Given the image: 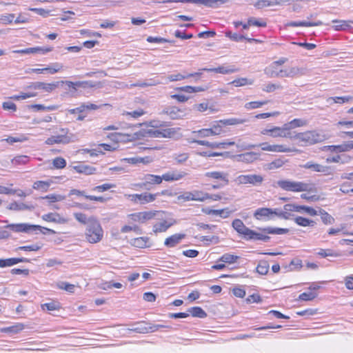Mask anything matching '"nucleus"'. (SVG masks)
Segmentation results:
<instances>
[{
  "mask_svg": "<svg viewBox=\"0 0 353 353\" xmlns=\"http://www.w3.org/2000/svg\"><path fill=\"white\" fill-rule=\"evenodd\" d=\"M121 161H125L128 163L133 164V165L138 164V163L146 164V163H149L148 157L143 158V157H130V158H124V159H121Z\"/></svg>",
  "mask_w": 353,
  "mask_h": 353,
  "instance_id": "43",
  "label": "nucleus"
},
{
  "mask_svg": "<svg viewBox=\"0 0 353 353\" xmlns=\"http://www.w3.org/2000/svg\"><path fill=\"white\" fill-rule=\"evenodd\" d=\"M288 77H294L297 76H302L305 74V70L304 68H298V67H291L288 69Z\"/></svg>",
  "mask_w": 353,
  "mask_h": 353,
  "instance_id": "46",
  "label": "nucleus"
},
{
  "mask_svg": "<svg viewBox=\"0 0 353 353\" xmlns=\"http://www.w3.org/2000/svg\"><path fill=\"white\" fill-rule=\"evenodd\" d=\"M323 24L322 21H317L315 22H308V21H291L288 23V26L292 27H298V26H305V27H311V26H319Z\"/></svg>",
  "mask_w": 353,
  "mask_h": 353,
  "instance_id": "37",
  "label": "nucleus"
},
{
  "mask_svg": "<svg viewBox=\"0 0 353 353\" xmlns=\"http://www.w3.org/2000/svg\"><path fill=\"white\" fill-rule=\"evenodd\" d=\"M232 226L239 234L243 235L247 240V237L249 236L252 230L246 227L241 219H234L232 223Z\"/></svg>",
  "mask_w": 353,
  "mask_h": 353,
  "instance_id": "12",
  "label": "nucleus"
},
{
  "mask_svg": "<svg viewBox=\"0 0 353 353\" xmlns=\"http://www.w3.org/2000/svg\"><path fill=\"white\" fill-rule=\"evenodd\" d=\"M278 187L285 191L289 192H316V187L312 183H305L303 181H295L288 179L279 180L276 182Z\"/></svg>",
  "mask_w": 353,
  "mask_h": 353,
  "instance_id": "1",
  "label": "nucleus"
},
{
  "mask_svg": "<svg viewBox=\"0 0 353 353\" xmlns=\"http://www.w3.org/2000/svg\"><path fill=\"white\" fill-rule=\"evenodd\" d=\"M259 230H261L264 234L259 233L252 230L249 236L247 237V240H261L264 242H268L270 238L269 236L266 235V234H283L288 233L289 231L287 228L272 227H266L260 228Z\"/></svg>",
  "mask_w": 353,
  "mask_h": 353,
  "instance_id": "4",
  "label": "nucleus"
},
{
  "mask_svg": "<svg viewBox=\"0 0 353 353\" xmlns=\"http://www.w3.org/2000/svg\"><path fill=\"white\" fill-rule=\"evenodd\" d=\"M317 296V293L315 292H303L299 296L300 301H312Z\"/></svg>",
  "mask_w": 353,
  "mask_h": 353,
  "instance_id": "57",
  "label": "nucleus"
},
{
  "mask_svg": "<svg viewBox=\"0 0 353 353\" xmlns=\"http://www.w3.org/2000/svg\"><path fill=\"white\" fill-rule=\"evenodd\" d=\"M353 97L352 96H344V97H330L327 101H333L336 103H344L352 101Z\"/></svg>",
  "mask_w": 353,
  "mask_h": 353,
  "instance_id": "56",
  "label": "nucleus"
},
{
  "mask_svg": "<svg viewBox=\"0 0 353 353\" xmlns=\"http://www.w3.org/2000/svg\"><path fill=\"white\" fill-rule=\"evenodd\" d=\"M318 214L321 215L323 223L325 225H331L334 223V219L323 209L320 208Z\"/></svg>",
  "mask_w": 353,
  "mask_h": 353,
  "instance_id": "39",
  "label": "nucleus"
},
{
  "mask_svg": "<svg viewBox=\"0 0 353 353\" xmlns=\"http://www.w3.org/2000/svg\"><path fill=\"white\" fill-rule=\"evenodd\" d=\"M41 199H47L50 203H54L63 201L65 199V196L61 194H51L45 196H41Z\"/></svg>",
  "mask_w": 353,
  "mask_h": 353,
  "instance_id": "49",
  "label": "nucleus"
},
{
  "mask_svg": "<svg viewBox=\"0 0 353 353\" xmlns=\"http://www.w3.org/2000/svg\"><path fill=\"white\" fill-rule=\"evenodd\" d=\"M85 236L86 240L90 243H98L102 239L103 230L96 217H89V222L88 225L86 226Z\"/></svg>",
  "mask_w": 353,
  "mask_h": 353,
  "instance_id": "3",
  "label": "nucleus"
},
{
  "mask_svg": "<svg viewBox=\"0 0 353 353\" xmlns=\"http://www.w3.org/2000/svg\"><path fill=\"white\" fill-rule=\"evenodd\" d=\"M325 139V134L316 130L292 133V140H297V144L301 146L313 145L316 143L322 142Z\"/></svg>",
  "mask_w": 353,
  "mask_h": 353,
  "instance_id": "2",
  "label": "nucleus"
},
{
  "mask_svg": "<svg viewBox=\"0 0 353 353\" xmlns=\"http://www.w3.org/2000/svg\"><path fill=\"white\" fill-rule=\"evenodd\" d=\"M148 134L152 137L160 138V137H172L175 133L176 130L174 128H166L163 130H149L148 132Z\"/></svg>",
  "mask_w": 353,
  "mask_h": 353,
  "instance_id": "15",
  "label": "nucleus"
},
{
  "mask_svg": "<svg viewBox=\"0 0 353 353\" xmlns=\"http://www.w3.org/2000/svg\"><path fill=\"white\" fill-rule=\"evenodd\" d=\"M59 82L44 83L34 82L28 86V88L34 90H42L47 92H51L59 86Z\"/></svg>",
  "mask_w": 353,
  "mask_h": 353,
  "instance_id": "11",
  "label": "nucleus"
},
{
  "mask_svg": "<svg viewBox=\"0 0 353 353\" xmlns=\"http://www.w3.org/2000/svg\"><path fill=\"white\" fill-rule=\"evenodd\" d=\"M239 256L231 254L230 253H225L223 254L219 259L220 261L227 263H232L236 261Z\"/></svg>",
  "mask_w": 353,
  "mask_h": 353,
  "instance_id": "51",
  "label": "nucleus"
},
{
  "mask_svg": "<svg viewBox=\"0 0 353 353\" xmlns=\"http://www.w3.org/2000/svg\"><path fill=\"white\" fill-rule=\"evenodd\" d=\"M288 77H294L297 76H302L305 74V70L304 68H298V67H291L288 69Z\"/></svg>",
  "mask_w": 353,
  "mask_h": 353,
  "instance_id": "47",
  "label": "nucleus"
},
{
  "mask_svg": "<svg viewBox=\"0 0 353 353\" xmlns=\"http://www.w3.org/2000/svg\"><path fill=\"white\" fill-rule=\"evenodd\" d=\"M298 150L295 148H291L286 147L283 145H273V151L276 152H297Z\"/></svg>",
  "mask_w": 353,
  "mask_h": 353,
  "instance_id": "58",
  "label": "nucleus"
},
{
  "mask_svg": "<svg viewBox=\"0 0 353 353\" xmlns=\"http://www.w3.org/2000/svg\"><path fill=\"white\" fill-rule=\"evenodd\" d=\"M271 216L272 220L274 219V216H278L279 218L288 220L291 219L294 215L292 214H288V211L284 210L279 209V208H271Z\"/></svg>",
  "mask_w": 353,
  "mask_h": 353,
  "instance_id": "27",
  "label": "nucleus"
},
{
  "mask_svg": "<svg viewBox=\"0 0 353 353\" xmlns=\"http://www.w3.org/2000/svg\"><path fill=\"white\" fill-rule=\"evenodd\" d=\"M74 218L81 223L86 225V226L88 225L89 222V218H87V216L81 212H75L74 213Z\"/></svg>",
  "mask_w": 353,
  "mask_h": 353,
  "instance_id": "64",
  "label": "nucleus"
},
{
  "mask_svg": "<svg viewBox=\"0 0 353 353\" xmlns=\"http://www.w3.org/2000/svg\"><path fill=\"white\" fill-rule=\"evenodd\" d=\"M188 174L184 171L172 170L162 175L163 180L165 181H179L185 177Z\"/></svg>",
  "mask_w": 353,
  "mask_h": 353,
  "instance_id": "17",
  "label": "nucleus"
},
{
  "mask_svg": "<svg viewBox=\"0 0 353 353\" xmlns=\"http://www.w3.org/2000/svg\"><path fill=\"white\" fill-rule=\"evenodd\" d=\"M74 169L78 173H83V174H94L96 172V170H97L94 167L85 165V164H80V165H76L74 167Z\"/></svg>",
  "mask_w": 353,
  "mask_h": 353,
  "instance_id": "34",
  "label": "nucleus"
},
{
  "mask_svg": "<svg viewBox=\"0 0 353 353\" xmlns=\"http://www.w3.org/2000/svg\"><path fill=\"white\" fill-rule=\"evenodd\" d=\"M63 68L62 65L59 63H54L51 66L44 68H32L31 70L32 72L37 74L44 73L46 72H48L50 74H54Z\"/></svg>",
  "mask_w": 353,
  "mask_h": 353,
  "instance_id": "24",
  "label": "nucleus"
},
{
  "mask_svg": "<svg viewBox=\"0 0 353 353\" xmlns=\"http://www.w3.org/2000/svg\"><path fill=\"white\" fill-rule=\"evenodd\" d=\"M302 168L305 169H310L312 171L317 172H326L328 170L327 167L312 161H308L305 163L304 165H302Z\"/></svg>",
  "mask_w": 353,
  "mask_h": 353,
  "instance_id": "28",
  "label": "nucleus"
},
{
  "mask_svg": "<svg viewBox=\"0 0 353 353\" xmlns=\"http://www.w3.org/2000/svg\"><path fill=\"white\" fill-rule=\"evenodd\" d=\"M178 90L183 91L188 93H193L203 91L204 89L201 87H192L190 85H186L183 87H179L177 88Z\"/></svg>",
  "mask_w": 353,
  "mask_h": 353,
  "instance_id": "60",
  "label": "nucleus"
},
{
  "mask_svg": "<svg viewBox=\"0 0 353 353\" xmlns=\"http://www.w3.org/2000/svg\"><path fill=\"white\" fill-rule=\"evenodd\" d=\"M221 0H167L163 3L180 2V3H195L204 5L209 8H216Z\"/></svg>",
  "mask_w": 353,
  "mask_h": 353,
  "instance_id": "14",
  "label": "nucleus"
},
{
  "mask_svg": "<svg viewBox=\"0 0 353 353\" xmlns=\"http://www.w3.org/2000/svg\"><path fill=\"white\" fill-rule=\"evenodd\" d=\"M254 81L252 79H248L247 78H239L234 79L232 81V84H233L236 87L243 86L245 85H252Z\"/></svg>",
  "mask_w": 353,
  "mask_h": 353,
  "instance_id": "52",
  "label": "nucleus"
},
{
  "mask_svg": "<svg viewBox=\"0 0 353 353\" xmlns=\"http://www.w3.org/2000/svg\"><path fill=\"white\" fill-rule=\"evenodd\" d=\"M225 37L230 38L232 41L239 42L245 39V36L238 33H233L231 31H227L225 33Z\"/></svg>",
  "mask_w": 353,
  "mask_h": 353,
  "instance_id": "59",
  "label": "nucleus"
},
{
  "mask_svg": "<svg viewBox=\"0 0 353 353\" xmlns=\"http://www.w3.org/2000/svg\"><path fill=\"white\" fill-rule=\"evenodd\" d=\"M157 211H145L136 212L128 215L129 218L134 222L145 223L152 219L157 214Z\"/></svg>",
  "mask_w": 353,
  "mask_h": 353,
  "instance_id": "9",
  "label": "nucleus"
},
{
  "mask_svg": "<svg viewBox=\"0 0 353 353\" xmlns=\"http://www.w3.org/2000/svg\"><path fill=\"white\" fill-rule=\"evenodd\" d=\"M77 84H78L79 87H82L84 88H101L103 86L102 83L101 82H93L91 81H78L77 82Z\"/></svg>",
  "mask_w": 353,
  "mask_h": 353,
  "instance_id": "48",
  "label": "nucleus"
},
{
  "mask_svg": "<svg viewBox=\"0 0 353 353\" xmlns=\"http://www.w3.org/2000/svg\"><path fill=\"white\" fill-rule=\"evenodd\" d=\"M333 23H338L334 26L336 30H346L351 28L350 22L347 21L334 20Z\"/></svg>",
  "mask_w": 353,
  "mask_h": 353,
  "instance_id": "55",
  "label": "nucleus"
},
{
  "mask_svg": "<svg viewBox=\"0 0 353 353\" xmlns=\"http://www.w3.org/2000/svg\"><path fill=\"white\" fill-rule=\"evenodd\" d=\"M204 176L214 180H220L224 183V185L229 184L228 174L221 171L207 172Z\"/></svg>",
  "mask_w": 353,
  "mask_h": 353,
  "instance_id": "19",
  "label": "nucleus"
},
{
  "mask_svg": "<svg viewBox=\"0 0 353 353\" xmlns=\"http://www.w3.org/2000/svg\"><path fill=\"white\" fill-rule=\"evenodd\" d=\"M264 181V178L261 174H248L238 176L234 182L237 185H245L250 186H259Z\"/></svg>",
  "mask_w": 353,
  "mask_h": 353,
  "instance_id": "6",
  "label": "nucleus"
},
{
  "mask_svg": "<svg viewBox=\"0 0 353 353\" xmlns=\"http://www.w3.org/2000/svg\"><path fill=\"white\" fill-rule=\"evenodd\" d=\"M301 208H302L301 205H296L294 203H288L284 205V210L288 211V214H292V212H296L299 213L302 212Z\"/></svg>",
  "mask_w": 353,
  "mask_h": 353,
  "instance_id": "54",
  "label": "nucleus"
},
{
  "mask_svg": "<svg viewBox=\"0 0 353 353\" xmlns=\"http://www.w3.org/2000/svg\"><path fill=\"white\" fill-rule=\"evenodd\" d=\"M159 194H150L148 192H144L142 194H139V196H136V197L139 200V203L140 204H145L150 202L154 201Z\"/></svg>",
  "mask_w": 353,
  "mask_h": 353,
  "instance_id": "31",
  "label": "nucleus"
},
{
  "mask_svg": "<svg viewBox=\"0 0 353 353\" xmlns=\"http://www.w3.org/2000/svg\"><path fill=\"white\" fill-rule=\"evenodd\" d=\"M269 263L267 261L261 260L256 268V272L261 275H265L269 271Z\"/></svg>",
  "mask_w": 353,
  "mask_h": 353,
  "instance_id": "44",
  "label": "nucleus"
},
{
  "mask_svg": "<svg viewBox=\"0 0 353 353\" xmlns=\"http://www.w3.org/2000/svg\"><path fill=\"white\" fill-rule=\"evenodd\" d=\"M209 196L207 192L201 190H193L192 192H185L178 196V200L183 201H204L208 199Z\"/></svg>",
  "mask_w": 353,
  "mask_h": 353,
  "instance_id": "8",
  "label": "nucleus"
},
{
  "mask_svg": "<svg viewBox=\"0 0 353 353\" xmlns=\"http://www.w3.org/2000/svg\"><path fill=\"white\" fill-rule=\"evenodd\" d=\"M29 157L26 155H21L15 157L12 160V163L14 165H23L26 164L29 161Z\"/></svg>",
  "mask_w": 353,
  "mask_h": 353,
  "instance_id": "61",
  "label": "nucleus"
},
{
  "mask_svg": "<svg viewBox=\"0 0 353 353\" xmlns=\"http://www.w3.org/2000/svg\"><path fill=\"white\" fill-rule=\"evenodd\" d=\"M254 217L257 220H272L271 208H260L254 212Z\"/></svg>",
  "mask_w": 353,
  "mask_h": 353,
  "instance_id": "21",
  "label": "nucleus"
},
{
  "mask_svg": "<svg viewBox=\"0 0 353 353\" xmlns=\"http://www.w3.org/2000/svg\"><path fill=\"white\" fill-rule=\"evenodd\" d=\"M259 157V154L254 152H248L243 154L237 155V160L239 161L245 163H252L256 160Z\"/></svg>",
  "mask_w": 353,
  "mask_h": 353,
  "instance_id": "26",
  "label": "nucleus"
},
{
  "mask_svg": "<svg viewBox=\"0 0 353 353\" xmlns=\"http://www.w3.org/2000/svg\"><path fill=\"white\" fill-rule=\"evenodd\" d=\"M202 74L201 72H194V73H186L184 72V74L181 73H176L172 74L170 75H168L167 77H163L165 80H168V81H181L183 79L192 77H199Z\"/></svg>",
  "mask_w": 353,
  "mask_h": 353,
  "instance_id": "16",
  "label": "nucleus"
},
{
  "mask_svg": "<svg viewBox=\"0 0 353 353\" xmlns=\"http://www.w3.org/2000/svg\"><path fill=\"white\" fill-rule=\"evenodd\" d=\"M144 182L138 184L137 185L140 188H145L147 190H149L148 188H146V185L148 184H160L162 183L163 176L154 175V174H145L144 178Z\"/></svg>",
  "mask_w": 353,
  "mask_h": 353,
  "instance_id": "18",
  "label": "nucleus"
},
{
  "mask_svg": "<svg viewBox=\"0 0 353 353\" xmlns=\"http://www.w3.org/2000/svg\"><path fill=\"white\" fill-rule=\"evenodd\" d=\"M188 142L190 143H196L199 145L206 146L212 149L217 148V142H210L208 141L199 140L196 139H189Z\"/></svg>",
  "mask_w": 353,
  "mask_h": 353,
  "instance_id": "42",
  "label": "nucleus"
},
{
  "mask_svg": "<svg viewBox=\"0 0 353 353\" xmlns=\"http://www.w3.org/2000/svg\"><path fill=\"white\" fill-rule=\"evenodd\" d=\"M149 240L147 236L134 238L131 240V245L139 248H148L150 246Z\"/></svg>",
  "mask_w": 353,
  "mask_h": 353,
  "instance_id": "29",
  "label": "nucleus"
},
{
  "mask_svg": "<svg viewBox=\"0 0 353 353\" xmlns=\"http://www.w3.org/2000/svg\"><path fill=\"white\" fill-rule=\"evenodd\" d=\"M188 313L190 314L194 317L201 319L205 318L207 313L201 307H192L188 309Z\"/></svg>",
  "mask_w": 353,
  "mask_h": 353,
  "instance_id": "38",
  "label": "nucleus"
},
{
  "mask_svg": "<svg viewBox=\"0 0 353 353\" xmlns=\"http://www.w3.org/2000/svg\"><path fill=\"white\" fill-rule=\"evenodd\" d=\"M7 208L10 210L21 211L26 210H32L34 207L32 205H28L23 203H17L16 201L11 203Z\"/></svg>",
  "mask_w": 353,
  "mask_h": 353,
  "instance_id": "36",
  "label": "nucleus"
},
{
  "mask_svg": "<svg viewBox=\"0 0 353 353\" xmlns=\"http://www.w3.org/2000/svg\"><path fill=\"white\" fill-rule=\"evenodd\" d=\"M148 324L145 322H139L137 323L132 328H130L129 330L140 333V334H145L150 332L149 326H147Z\"/></svg>",
  "mask_w": 353,
  "mask_h": 353,
  "instance_id": "33",
  "label": "nucleus"
},
{
  "mask_svg": "<svg viewBox=\"0 0 353 353\" xmlns=\"http://www.w3.org/2000/svg\"><path fill=\"white\" fill-rule=\"evenodd\" d=\"M283 87L280 84L277 83H268L264 85L263 90L265 92H273L276 90H281Z\"/></svg>",
  "mask_w": 353,
  "mask_h": 353,
  "instance_id": "62",
  "label": "nucleus"
},
{
  "mask_svg": "<svg viewBox=\"0 0 353 353\" xmlns=\"http://www.w3.org/2000/svg\"><path fill=\"white\" fill-rule=\"evenodd\" d=\"M289 131L298 127L305 126L307 121L301 119H294L291 121L285 123Z\"/></svg>",
  "mask_w": 353,
  "mask_h": 353,
  "instance_id": "41",
  "label": "nucleus"
},
{
  "mask_svg": "<svg viewBox=\"0 0 353 353\" xmlns=\"http://www.w3.org/2000/svg\"><path fill=\"white\" fill-rule=\"evenodd\" d=\"M185 236V235L184 234H174L165 239L164 245L168 248H174L178 245Z\"/></svg>",
  "mask_w": 353,
  "mask_h": 353,
  "instance_id": "23",
  "label": "nucleus"
},
{
  "mask_svg": "<svg viewBox=\"0 0 353 353\" xmlns=\"http://www.w3.org/2000/svg\"><path fill=\"white\" fill-rule=\"evenodd\" d=\"M208 214H214V215H219V216H221L223 218H228L230 216V212L228 211V210L225 211V210H224V209H222V210H210L208 212Z\"/></svg>",
  "mask_w": 353,
  "mask_h": 353,
  "instance_id": "63",
  "label": "nucleus"
},
{
  "mask_svg": "<svg viewBox=\"0 0 353 353\" xmlns=\"http://www.w3.org/2000/svg\"><path fill=\"white\" fill-rule=\"evenodd\" d=\"M59 132L61 134L48 138L45 143L47 145H52L54 144H68L77 140V135L70 132L68 128H61Z\"/></svg>",
  "mask_w": 353,
  "mask_h": 353,
  "instance_id": "5",
  "label": "nucleus"
},
{
  "mask_svg": "<svg viewBox=\"0 0 353 353\" xmlns=\"http://www.w3.org/2000/svg\"><path fill=\"white\" fill-rule=\"evenodd\" d=\"M261 134H269L274 138L285 137L292 140V133L288 130L285 123L282 127L265 128L261 131Z\"/></svg>",
  "mask_w": 353,
  "mask_h": 353,
  "instance_id": "7",
  "label": "nucleus"
},
{
  "mask_svg": "<svg viewBox=\"0 0 353 353\" xmlns=\"http://www.w3.org/2000/svg\"><path fill=\"white\" fill-rule=\"evenodd\" d=\"M32 228H38L37 226H32L28 223H12L5 226V228L10 229L15 232H26L29 233L32 232Z\"/></svg>",
  "mask_w": 353,
  "mask_h": 353,
  "instance_id": "13",
  "label": "nucleus"
},
{
  "mask_svg": "<svg viewBox=\"0 0 353 353\" xmlns=\"http://www.w3.org/2000/svg\"><path fill=\"white\" fill-rule=\"evenodd\" d=\"M294 221L298 225L302 227L313 228L316 224V223L314 221L300 216L294 217Z\"/></svg>",
  "mask_w": 353,
  "mask_h": 353,
  "instance_id": "32",
  "label": "nucleus"
},
{
  "mask_svg": "<svg viewBox=\"0 0 353 353\" xmlns=\"http://www.w3.org/2000/svg\"><path fill=\"white\" fill-rule=\"evenodd\" d=\"M174 222L169 223L167 221L156 223L153 225V232L154 233H160L165 232L169 228H170Z\"/></svg>",
  "mask_w": 353,
  "mask_h": 353,
  "instance_id": "35",
  "label": "nucleus"
},
{
  "mask_svg": "<svg viewBox=\"0 0 353 353\" xmlns=\"http://www.w3.org/2000/svg\"><path fill=\"white\" fill-rule=\"evenodd\" d=\"M289 0H258L254 3L256 9H262L265 7L278 6Z\"/></svg>",
  "mask_w": 353,
  "mask_h": 353,
  "instance_id": "22",
  "label": "nucleus"
},
{
  "mask_svg": "<svg viewBox=\"0 0 353 353\" xmlns=\"http://www.w3.org/2000/svg\"><path fill=\"white\" fill-rule=\"evenodd\" d=\"M26 258H9L0 259V268L10 267L22 262H29Z\"/></svg>",
  "mask_w": 353,
  "mask_h": 353,
  "instance_id": "25",
  "label": "nucleus"
},
{
  "mask_svg": "<svg viewBox=\"0 0 353 353\" xmlns=\"http://www.w3.org/2000/svg\"><path fill=\"white\" fill-rule=\"evenodd\" d=\"M50 185V182L44 181H37L34 183L32 188L34 190H41L42 192H47Z\"/></svg>",
  "mask_w": 353,
  "mask_h": 353,
  "instance_id": "45",
  "label": "nucleus"
},
{
  "mask_svg": "<svg viewBox=\"0 0 353 353\" xmlns=\"http://www.w3.org/2000/svg\"><path fill=\"white\" fill-rule=\"evenodd\" d=\"M43 310L54 311L59 310L61 308L60 304L58 302L46 303L41 305Z\"/></svg>",
  "mask_w": 353,
  "mask_h": 353,
  "instance_id": "53",
  "label": "nucleus"
},
{
  "mask_svg": "<svg viewBox=\"0 0 353 353\" xmlns=\"http://www.w3.org/2000/svg\"><path fill=\"white\" fill-rule=\"evenodd\" d=\"M246 121H248V120L245 119L230 118L227 119H221L219 120L218 122L222 123L224 125H234L244 123Z\"/></svg>",
  "mask_w": 353,
  "mask_h": 353,
  "instance_id": "40",
  "label": "nucleus"
},
{
  "mask_svg": "<svg viewBox=\"0 0 353 353\" xmlns=\"http://www.w3.org/2000/svg\"><path fill=\"white\" fill-rule=\"evenodd\" d=\"M200 71L214 72L216 73H221V74H231V73L236 72L237 70L234 68L233 67L225 68L224 66H219L218 68H205L201 69Z\"/></svg>",
  "mask_w": 353,
  "mask_h": 353,
  "instance_id": "30",
  "label": "nucleus"
},
{
  "mask_svg": "<svg viewBox=\"0 0 353 353\" xmlns=\"http://www.w3.org/2000/svg\"><path fill=\"white\" fill-rule=\"evenodd\" d=\"M42 219L48 222H53L59 224L68 223V220L57 212H50L42 216Z\"/></svg>",
  "mask_w": 353,
  "mask_h": 353,
  "instance_id": "20",
  "label": "nucleus"
},
{
  "mask_svg": "<svg viewBox=\"0 0 353 353\" xmlns=\"http://www.w3.org/2000/svg\"><path fill=\"white\" fill-rule=\"evenodd\" d=\"M162 113L168 115L171 119H183L187 115L185 110L179 109L176 106L165 108Z\"/></svg>",
  "mask_w": 353,
  "mask_h": 353,
  "instance_id": "10",
  "label": "nucleus"
},
{
  "mask_svg": "<svg viewBox=\"0 0 353 353\" xmlns=\"http://www.w3.org/2000/svg\"><path fill=\"white\" fill-rule=\"evenodd\" d=\"M264 72L270 78L279 77V71L277 70L276 66L273 64L265 68Z\"/></svg>",
  "mask_w": 353,
  "mask_h": 353,
  "instance_id": "50",
  "label": "nucleus"
}]
</instances>
